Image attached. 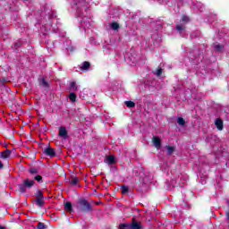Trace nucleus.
Masks as SVG:
<instances>
[{"label": "nucleus", "instance_id": "nucleus-18", "mask_svg": "<svg viewBox=\"0 0 229 229\" xmlns=\"http://www.w3.org/2000/svg\"><path fill=\"white\" fill-rule=\"evenodd\" d=\"M125 105L127 108H133L135 106V102L131 100L125 101Z\"/></svg>", "mask_w": 229, "mask_h": 229}, {"label": "nucleus", "instance_id": "nucleus-12", "mask_svg": "<svg viewBox=\"0 0 229 229\" xmlns=\"http://www.w3.org/2000/svg\"><path fill=\"white\" fill-rule=\"evenodd\" d=\"M215 124L216 128L221 131H223L224 125H223V120L221 118H217L215 122Z\"/></svg>", "mask_w": 229, "mask_h": 229}, {"label": "nucleus", "instance_id": "nucleus-33", "mask_svg": "<svg viewBox=\"0 0 229 229\" xmlns=\"http://www.w3.org/2000/svg\"><path fill=\"white\" fill-rule=\"evenodd\" d=\"M0 229H6V227L0 225Z\"/></svg>", "mask_w": 229, "mask_h": 229}, {"label": "nucleus", "instance_id": "nucleus-28", "mask_svg": "<svg viewBox=\"0 0 229 229\" xmlns=\"http://www.w3.org/2000/svg\"><path fill=\"white\" fill-rule=\"evenodd\" d=\"M71 90H78V87L76 86V82L72 81L70 84Z\"/></svg>", "mask_w": 229, "mask_h": 229}, {"label": "nucleus", "instance_id": "nucleus-2", "mask_svg": "<svg viewBox=\"0 0 229 229\" xmlns=\"http://www.w3.org/2000/svg\"><path fill=\"white\" fill-rule=\"evenodd\" d=\"M79 204V210L81 212H84L87 214V212H92V205H90V202L85 199H80L78 201Z\"/></svg>", "mask_w": 229, "mask_h": 229}, {"label": "nucleus", "instance_id": "nucleus-25", "mask_svg": "<svg viewBox=\"0 0 229 229\" xmlns=\"http://www.w3.org/2000/svg\"><path fill=\"white\" fill-rule=\"evenodd\" d=\"M37 228H38V229H46V228H47V225H46V224H44L42 222H39V223H38Z\"/></svg>", "mask_w": 229, "mask_h": 229}, {"label": "nucleus", "instance_id": "nucleus-6", "mask_svg": "<svg viewBox=\"0 0 229 229\" xmlns=\"http://www.w3.org/2000/svg\"><path fill=\"white\" fill-rule=\"evenodd\" d=\"M43 153L45 155H47V157H50L51 158L56 157V152L55 151V149L51 147L46 148L43 151Z\"/></svg>", "mask_w": 229, "mask_h": 229}, {"label": "nucleus", "instance_id": "nucleus-3", "mask_svg": "<svg viewBox=\"0 0 229 229\" xmlns=\"http://www.w3.org/2000/svg\"><path fill=\"white\" fill-rule=\"evenodd\" d=\"M33 185H35V181L27 178L23 180L21 184L18 185V191L19 192H21V194H23V192H26V189H31Z\"/></svg>", "mask_w": 229, "mask_h": 229}, {"label": "nucleus", "instance_id": "nucleus-19", "mask_svg": "<svg viewBox=\"0 0 229 229\" xmlns=\"http://www.w3.org/2000/svg\"><path fill=\"white\" fill-rule=\"evenodd\" d=\"M166 149H167V155H173V153H174V147L172 146H166Z\"/></svg>", "mask_w": 229, "mask_h": 229}, {"label": "nucleus", "instance_id": "nucleus-17", "mask_svg": "<svg viewBox=\"0 0 229 229\" xmlns=\"http://www.w3.org/2000/svg\"><path fill=\"white\" fill-rule=\"evenodd\" d=\"M76 98L77 96L75 95L74 92H71L69 95V99L72 101V103H76Z\"/></svg>", "mask_w": 229, "mask_h": 229}, {"label": "nucleus", "instance_id": "nucleus-10", "mask_svg": "<svg viewBox=\"0 0 229 229\" xmlns=\"http://www.w3.org/2000/svg\"><path fill=\"white\" fill-rule=\"evenodd\" d=\"M39 87H42L46 90H49V82L46 81V78L43 77L41 80H39Z\"/></svg>", "mask_w": 229, "mask_h": 229}, {"label": "nucleus", "instance_id": "nucleus-9", "mask_svg": "<svg viewBox=\"0 0 229 229\" xmlns=\"http://www.w3.org/2000/svg\"><path fill=\"white\" fill-rule=\"evenodd\" d=\"M12 157V150L5 149L3 152H0V158L3 160H6V158H10Z\"/></svg>", "mask_w": 229, "mask_h": 229}, {"label": "nucleus", "instance_id": "nucleus-22", "mask_svg": "<svg viewBox=\"0 0 229 229\" xmlns=\"http://www.w3.org/2000/svg\"><path fill=\"white\" fill-rule=\"evenodd\" d=\"M29 173L30 174H38V168L32 167L29 169Z\"/></svg>", "mask_w": 229, "mask_h": 229}, {"label": "nucleus", "instance_id": "nucleus-30", "mask_svg": "<svg viewBox=\"0 0 229 229\" xmlns=\"http://www.w3.org/2000/svg\"><path fill=\"white\" fill-rule=\"evenodd\" d=\"M0 169H4V165H3V162L0 160Z\"/></svg>", "mask_w": 229, "mask_h": 229}, {"label": "nucleus", "instance_id": "nucleus-15", "mask_svg": "<svg viewBox=\"0 0 229 229\" xmlns=\"http://www.w3.org/2000/svg\"><path fill=\"white\" fill-rule=\"evenodd\" d=\"M121 189H122V194H129L130 193V187H128L126 185H122Z\"/></svg>", "mask_w": 229, "mask_h": 229}, {"label": "nucleus", "instance_id": "nucleus-21", "mask_svg": "<svg viewBox=\"0 0 229 229\" xmlns=\"http://www.w3.org/2000/svg\"><path fill=\"white\" fill-rule=\"evenodd\" d=\"M177 123L179 124V126H185V119H183L182 117H179L177 119Z\"/></svg>", "mask_w": 229, "mask_h": 229}, {"label": "nucleus", "instance_id": "nucleus-14", "mask_svg": "<svg viewBox=\"0 0 229 229\" xmlns=\"http://www.w3.org/2000/svg\"><path fill=\"white\" fill-rule=\"evenodd\" d=\"M64 209L67 210V212H74V209L72 208V203L71 202H66L64 204Z\"/></svg>", "mask_w": 229, "mask_h": 229}, {"label": "nucleus", "instance_id": "nucleus-20", "mask_svg": "<svg viewBox=\"0 0 229 229\" xmlns=\"http://www.w3.org/2000/svg\"><path fill=\"white\" fill-rule=\"evenodd\" d=\"M162 72H164V70L160 67H158L156 72H154V74H156V76L160 77L162 76Z\"/></svg>", "mask_w": 229, "mask_h": 229}, {"label": "nucleus", "instance_id": "nucleus-23", "mask_svg": "<svg viewBox=\"0 0 229 229\" xmlns=\"http://www.w3.org/2000/svg\"><path fill=\"white\" fill-rule=\"evenodd\" d=\"M34 180L36 181V182H38V183H42V182H43V177H42V175H35L34 176Z\"/></svg>", "mask_w": 229, "mask_h": 229}, {"label": "nucleus", "instance_id": "nucleus-26", "mask_svg": "<svg viewBox=\"0 0 229 229\" xmlns=\"http://www.w3.org/2000/svg\"><path fill=\"white\" fill-rule=\"evenodd\" d=\"M182 22H185L187 24V22H190L191 19L189 18V16L183 14L182 16Z\"/></svg>", "mask_w": 229, "mask_h": 229}, {"label": "nucleus", "instance_id": "nucleus-1", "mask_svg": "<svg viewBox=\"0 0 229 229\" xmlns=\"http://www.w3.org/2000/svg\"><path fill=\"white\" fill-rule=\"evenodd\" d=\"M142 229L144 228V225H142L141 222L137 221L135 217H132L131 223H126V224H120L119 229Z\"/></svg>", "mask_w": 229, "mask_h": 229}, {"label": "nucleus", "instance_id": "nucleus-13", "mask_svg": "<svg viewBox=\"0 0 229 229\" xmlns=\"http://www.w3.org/2000/svg\"><path fill=\"white\" fill-rule=\"evenodd\" d=\"M175 30H176V31H178V32L180 33V35H182V33L183 31H185V30H187V27H185V26H183V25H182V24H177V25L175 26Z\"/></svg>", "mask_w": 229, "mask_h": 229}, {"label": "nucleus", "instance_id": "nucleus-35", "mask_svg": "<svg viewBox=\"0 0 229 229\" xmlns=\"http://www.w3.org/2000/svg\"><path fill=\"white\" fill-rule=\"evenodd\" d=\"M135 176H139V172H136V174H135Z\"/></svg>", "mask_w": 229, "mask_h": 229}, {"label": "nucleus", "instance_id": "nucleus-24", "mask_svg": "<svg viewBox=\"0 0 229 229\" xmlns=\"http://www.w3.org/2000/svg\"><path fill=\"white\" fill-rule=\"evenodd\" d=\"M215 49H216V51H218V52L223 51V49H225V46H223L221 44L216 45Z\"/></svg>", "mask_w": 229, "mask_h": 229}, {"label": "nucleus", "instance_id": "nucleus-29", "mask_svg": "<svg viewBox=\"0 0 229 229\" xmlns=\"http://www.w3.org/2000/svg\"><path fill=\"white\" fill-rule=\"evenodd\" d=\"M6 81V78H0V83L1 85H4V82Z\"/></svg>", "mask_w": 229, "mask_h": 229}, {"label": "nucleus", "instance_id": "nucleus-32", "mask_svg": "<svg viewBox=\"0 0 229 229\" xmlns=\"http://www.w3.org/2000/svg\"><path fill=\"white\" fill-rule=\"evenodd\" d=\"M14 47H21V43H15V44H14Z\"/></svg>", "mask_w": 229, "mask_h": 229}, {"label": "nucleus", "instance_id": "nucleus-34", "mask_svg": "<svg viewBox=\"0 0 229 229\" xmlns=\"http://www.w3.org/2000/svg\"><path fill=\"white\" fill-rule=\"evenodd\" d=\"M101 202H95V205H100Z\"/></svg>", "mask_w": 229, "mask_h": 229}, {"label": "nucleus", "instance_id": "nucleus-4", "mask_svg": "<svg viewBox=\"0 0 229 229\" xmlns=\"http://www.w3.org/2000/svg\"><path fill=\"white\" fill-rule=\"evenodd\" d=\"M36 205H38V207H44V205L46 204V201L44 200V192H42V191L38 190L36 193Z\"/></svg>", "mask_w": 229, "mask_h": 229}, {"label": "nucleus", "instance_id": "nucleus-27", "mask_svg": "<svg viewBox=\"0 0 229 229\" xmlns=\"http://www.w3.org/2000/svg\"><path fill=\"white\" fill-rule=\"evenodd\" d=\"M111 28H112V30H119V23L114 21V22L111 24Z\"/></svg>", "mask_w": 229, "mask_h": 229}, {"label": "nucleus", "instance_id": "nucleus-8", "mask_svg": "<svg viewBox=\"0 0 229 229\" xmlns=\"http://www.w3.org/2000/svg\"><path fill=\"white\" fill-rule=\"evenodd\" d=\"M105 164H108V165H114V164H117V161L115 160V157L114 156H107L105 160Z\"/></svg>", "mask_w": 229, "mask_h": 229}, {"label": "nucleus", "instance_id": "nucleus-31", "mask_svg": "<svg viewBox=\"0 0 229 229\" xmlns=\"http://www.w3.org/2000/svg\"><path fill=\"white\" fill-rule=\"evenodd\" d=\"M225 217H226V219L229 221V211H226V212H225Z\"/></svg>", "mask_w": 229, "mask_h": 229}, {"label": "nucleus", "instance_id": "nucleus-7", "mask_svg": "<svg viewBox=\"0 0 229 229\" xmlns=\"http://www.w3.org/2000/svg\"><path fill=\"white\" fill-rule=\"evenodd\" d=\"M152 142L157 149H160V148H162V140H160L159 137L154 136L152 139Z\"/></svg>", "mask_w": 229, "mask_h": 229}, {"label": "nucleus", "instance_id": "nucleus-16", "mask_svg": "<svg viewBox=\"0 0 229 229\" xmlns=\"http://www.w3.org/2000/svg\"><path fill=\"white\" fill-rule=\"evenodd\" d=\"M78 182H80V179L77 176H72L71 185H78Z\"/></svg>", "mask_w": 229, "mask_h": 229}, {"label": "nucleus", "instance_id": "nucleus-5", "mask_svg": "<svg viewBox=\"0 0 229 229\" xmlns=\"http://www.w3.org/2000/svg\"><path fill=\"white\" fill-rule=\"evenodd\" d=\"M59 137L62 139H69V132L67 131V128L65 126L59 127Z\"/></svg>", "mask_w": 229, "mask_h": 229}, {"label": "nucleus", "instance_id": "nucleus-11", "mask_svg": "<svg viewBox=\"0 0 229 229\" xmlns=\"http://www.w3.org/2000/svg\"><path fill=\"white\" fill-rule=\"evenodd\" d=\"M81 71H82L83 72H87L89 71V69H90V63L89 61H84L82 63V66H81Z\"/></svg>", "mask_w": 229, "mask_h": 229}]
</instances>
